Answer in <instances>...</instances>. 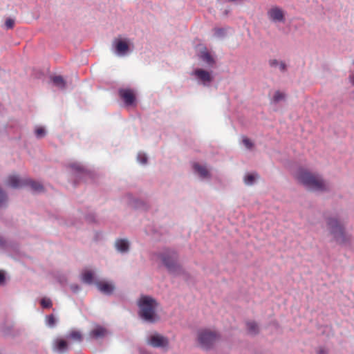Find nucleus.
Here are the masks:
<instances>
[{
  "instance_id": "1",
  "label": "nucleus",
  "mask_w": 354,
  "mask_h": 354,
  "mask_svg": "<svg viewBox=\"0 0 354 354\" xmlns=\"http://www.w3.org/2000/svg\"><path fill=\"white\" fill-rule=\"evenodd\" d=\"M297 180L308 189L316 192H324L329 189L330 185L322 178L306 169H299L296 174Z\"/></svg>"
},
{
  "instance_id": "2",
  "label": "nucleus",
  "mask_w": 354,
  "mask_h": 354,
  "mask_svg": "<svg viewBox=\"0 0 354 354\" xmlns=\"http://www.w3.org/2000/svg\"><path fill=\"white\" fill-rule=\"evenodd\" d=\"M326 227L332 241L339 245H344L350 241V236L345 230V225L337 216H328L326 218Z\"/></svg>"
},
{
  "instance_id": "3",
  "label": "nucleus",
  "mask_w": 354,
  "mask_h": 354,
  "mask_svg": "<svg viewBox=\"0 0 354 354\" xmlns=\"http://www.w3.org/2000/svg\"><path fill=\"white\" fill-rule=\"evenodd\" d=\"M157 305V302L153 298L148 296L142 297L138 302L140 316L146 322H155L158 319L156 313Z\"/></svg>"
},
{
  "instance_id": "4",
  "label": "nucleus",
  "mask_w": 354,
  "mask_h": 354,
  "mask_svg": "<svg viewBox=\"0 0 354 354\" xmlns=\"http://www.w3.org/2000/svg\"><path fill=\"white\" fill-rule=\"evenodd\" d=\"M218 334L214 330L202 329L198 332V340L201 346L205 348H211L219 339Z\"/></svg>"
},
{
  "instance_id": "5",
  "label": "nucleus",
  "mask_w": 354,
  "mask_h": 354,
  "mask_svg": "<svg viewBox=\"0 0 354 354\" xmlns=\"http://www.w3.org/2000/svg\"><path fill=\"white\" fill-rule=\"evenodd\" d=\"M160 258L170 272H176L178 270L176 252L170 250L165 251L160 254Z\"/></svg>"
},
{
  "instance_id": "6",
  "label": "nucleus",
  "mask_w": 354,
  "mask_h": 354,
  "mask_svg": "<svg viewBox=\"0 0 354 354\" xmlns=\"http://www.w3.org/2000/svg\"><path fill=\"white\" fill-rule=\"evenodd\" d=\"M268 17L274 23H284L286 21L284 10L278 6L272 7L268 11Z\"/></svg>"
},
{
  "instance_id": "7",
  "label": "nucleus",
  "mask_w": 354,
  "mask_h": 354,
  "mask_svg": "<svg viewBox=\"0 0 354 354\" xmlns=\"http://www.w3.org/2000/svg\"><path fill=\"white\" fill-rule=\"evenodd\" d=\"M147 343L155 348H165L169 345V340L158 333H154L147 338Z\"/></svg>"
},
{
  "instance_id": "8",
  "label": "nucleus",
  "mask_w": 354,
  "mask_h": 354,
  "mask_svg": "<svg viewBox=\"0 0 354 354\" xmlns=\"http://www.w3.org/2000/svg\"><path fill=\"white\" fill-rule=\"evenodd\" d=\"M119 95L127 105H131L135 101V94L131 89L124 88L119 91Z\"/></svg>"
},
{
  "instance_id": "9",
  "label": "nucleus",
  "mask_w": 354,
  "mask_h": 354,
  "mask_svg": "<svg viewBox=\"0 0 354 354\" xmlns=\"http://www.w3.org/2000/svg\"><path fill=\"white\" fill-rule=\"evenodd\" d=\"M114 45L116 53L119 55H124L129 50V44L127 41L122 39H115Z\"/></svg>"
},
{
  "instance_id": "10",
  "label": "nucleus",
  "mask_w": 354,
  "mask_h": 354,
  "mask_svg": "<svg viewBox=\"0 0 354 354\" xmlns=\"http://www.w3.org/2000/svg\"><path fill=\"white\" fill-rule=\"evenodd\" d=\"M7 184L13 188H19L26 185V180H21L18 176L11 175L8 178Z\"/></svg>"
},
{
  "instance_id": "11",
  "label": "nucleus",
  "mask_w": 354,
  "mask_h": 354,
  "mask_svg": "<svg viewBox=\"0 0 354 354\" xmlns=\"http://www.w3.org/2000/svg\"><path fill=\"white\" fill-rule=\"evenodd\" d=\"M97 288L103 293L106 295L111 294L114 290V286L112 283L106 281H97L96 282Z\"/></svg>"
},
{
  "instance_id": "12",
  "label": "nucleus",
  "mask_w": 354,
  "mask_h": 354,
  "mask_svg": "<svg viewBox=\"0 0 354 354\" xmlns=\"http://www.w3.org/2000/svg\"><path fill=\"white\" fill-rule=\"evenodd\" d=\"M193 169L203 178H209L210 177L209 170L204 165H201L198 162H194L193 164Z\"/></svg>"
},
{
  "instance_id": "13",
  "label": "nucleus",
  "mask_w": 354,
  "mask_h": 354,
  "mask_svg": "<svg viewBox=\"0 0 354 354\" xmlns=\"http://www.w3.org/2000/svg\"><path fill=\"white\" fill-rule=\"evenodd\" d=\"M194 74L203 82L204 84L207 82L209 83L212 80L210 73L205 70L197 69L194 71Z\"/></svg>"
},
{
  "instance_id": "14",
  "label": "nucleus",
  "mask_w": 354,
  "mask_h": 354,
  "mask_svg": "<svg viewBox=\"0 0 354 354\" xmlns=\"http://www.w3.org/2000/svg\"><path fill=\"white\" fill-rule=\"evenodd\" d=\"M106 334V330L105 328L100 326H97L90 332L89 335L91 337L97 339L104 337Z\"/></svg>"
},
{
  "instance_id": "15",
  "label": "nucleus",
  "mask_w": 354,
  "mask_h": 354,
  "mask_svg": "<svg viewBox=\"0 0 354 354\" xmlns=\"http://www.w3.org/2000/svg\"><path fill=\"white\" fill-rule=\"evenodd\" d=\"M129 242L126 239H118L115 241V247L121 252H127L129 250Z\"/></svg>"
},
{
  "instance_id": "16",
  "label": "nucleus",
  "mask_w": 354,
  "mask_h": 354,
  "mask_svg": "<svg viewBox=\"0 0 354 354\" xmlns=\"http://www.w3.org/2000/svg\"><path fill=\"white\" fill-rule=\"evenodd\" d=\"M93 272L91 270H85L82 273V280L86 283H92L93 281Z\"/></svg>"
},
{
  "instance_id": "17",
  "label": "nucleus",
  "mask_w": 354,
  "mask_h": 354,
  "mask_svg": "<svg viewBox=\"0 0 354 354\" xmlns=\"http://www.w3.org/2000/svg\"><path fill=\"white\" fill-rule=\"evenodd\" d=\"M55 349L59 352H64L68 349V343L66 340L58 339L55 343Z\"/></svg>"
},
{
  "instance_id": "18",
  "label": "nucleus",
  "mask_w": 354,
  "mask_h": 354,
  "mask_svg": "<svg viewBox=\"0 0 354 354\" xmlns=\"http://www.w3.org/2000/svg\"><path fill=\"white\" fill-rule=\"evenodd\" d=\"M269 64L272 68L279 67L281 72L286 71V64L283 62H279L277 59H274L269 61Z\"/></svg>"
},
{
  "instance_id": "19",
  "label": "nucleus",
  "mask_w": 354,
  "mask_h": 354,
  "mask_svg": "<svg viewBox=\"0 0 354 354\" xmlns=\"http://www.w3.org/2000/svg\"><path fill=\"white\" fill-rule=\"evenodd\" d=\"M52 81H53V84L56 86L59 87V88L63 89L66 86V82H65L64 78L60 75L53 77Z\"/></svg>"
},
{
  "instance_id": "20",
  "label": "nucleus",
  "mask_w": 354,
  "mask_h": 354,
  "mask_svg": "<svg viewBox=\"0 0 354 354\" xmlns=\"http://www.w3.org/2000/svg\"><path fill=\"white\" fill-rule=\"evenodd\" d=\"M29 185L34 191L40 192L43 189V186L37 182L31 180H26V185Z\"/></svg>"
},
{
  "instance_id": "21",
  "label": "nucleus",
  "mask_w": 354,
  "mask_h": 354,
  "mask_svg": "<svg viewBox=\"0 0 354 354\" xmlns=\"http://www.w3.org/2000/svg\"><path fill=\"white\" fill-rule=\"evenodd\" d=\"M246 326L249 333L254 335L259 332L258 325L254 322H248Z\"/></svg>"
},
{
  "instance_id": "22",
  "label": "nucleus",
  "mask_w": 354,
  "mask_h": 354,
  "mask_svg": "<svg viewBox=\"0 0 354 354\" xmlns=\"http://www.w3.org/2000/svg\"><path fill=\"white\" fill-rule=\"evenodd\" d=\"M285 97L286 95L284 93H282L279 91H277L273 95L272 100L274 102L277 103L281 100H283Z\"/></svg>"
},
{
  "instance_id": "23",
  "label": "nucleus",
  "mask_w": 354,
  "mask_h": 354,
  "mask_svg": "<svg viewBox=\"0 0 354 354\" xmlns=\"http://www.w3.org/2000/svg\"><path fill=\"white\" fill-rule=\"evenodd\" d=\"M68 337L74 339L75 341L77 342H80L82 341V339L81 333L77 330H73L68 335Z\"/></svg>"
},
{
  "instance_id": "24",
  "label": "nucleus",
  "mask_w": 354,
  "mask_h": 354,
  "mask_svg": "<svg viewBox=\"0 0 354 354\" xmlns=\"http://www.w3.org/2000/svg\"><path fill=\"white\" fill-rule=\"evenodd\" d=\"M201 58L203 61L207 62V64H212L214 62V59L212 57L211 55L207 52H202L201 53Z\"/></svg>"
},
{
  "instance_id": "25",
  "label": "nucleus",
  "mask_w": 354,
  "mask_h": 354,
  "mask_svg": "<svg viewBox=\"0 0 354 354\" xmlns=\"http://www.w3.org/2000/svg\"><path fill=\"white\" fill-rule=\"evenodd\" d=\"M254 180L255 176L254 174H250L245 176L244 182L246 185H250L254 183Z\"/></svg>"
},
{
  "instance_id": "26",
  "label": "nucleus",
  "mask_w": 354,
  "mask_h": 354,
  "mask_svg": "<svg viewBox=\"0 0 354 354\" xmlns=\"http://www.w3.org/2000/svg\"><path fill=\"white\" fill-rule=\"evenodd\" d=\"M242 142L245 147L248 149H252L254 146L253 142L246 137H243Z\"/></svg>"
},
{
  "instance_id": "27",
  "label": "nucleus",
  "mask_w": 354,
  "mask_h": 354,
  "mask_svg": "<svg viewBox=\"0 0 354 354\" xmlns=\"http://www.w3.org/2000/svg\"><path fill=\"white\" fill-rule=\"evenodd\" d=\"M41 305L44 308H48L52 306V301L50 299L44 298L41 300Z\"/></svg>"
},
{
  "instance_id": "28",
  "label": "nucleus",
  "mask_w": 354,
  "mask_h": 354,
  "mask_svg": "<svg viewBox=\"0 0 354 354\" xmlns=\"http://www.w3.org/2000/svg\"><path fill=\"white\" fill-rule=\"evenodd\" d=\"M36 136L39 138L45 136V130L43 127H38L35 129Z\"/></svg>"
},
{
  "instance_id": "29",
  "label": "nucleus",
  "mask_w": 354,
  "mask_h": 354,
  "mask_svg": "<svg viewBox=\"0 0 354 354\" xmlns=\"http://www.w3.org/2000/svg\"><path fill=\"white\" fill-rule=\"evenodd\" d=\"M7 200V196L5 192L0 188V206L3 204Z\"/></svg>"
},
{
  "instance_id": "30",
  "label": "nucleus",
  "mask_w": 354,
  "mask_h": 354,
  "mask_svg": "<svg viewBox=\"0 0 354 354\" xmlns=\"http://www.w3.org/2000/svg\"><path fill=\"white\" fill-rule=\"evenodd\" d=\"M14 24H15V21L12 19H7L5 22V25L6 26V28L8 29L12 28L14 26Z\"/></svg>"
},
{
  "instance_id": "31",
  "label": "nucleus",
  "mask_w": 354,
  "mask_h": 354,
  "mask_svg": "<svg viewBox=\"0 0 354 354\" xmlns=\"http://www.w3.org/2000/svg\"><path fill=\"white\" fill-rule=\"evenodd\" d=\"M47 324L50 326H53L54 324H55V319L53 315H50L47 317Z\"/></svg>"
},
{
  "instance_id": "32",
  "label": "nucleus",
  "mask_w": 354,
  "mask_h": 354,
  "mask_svg": "<svg viewBox=\"0 0 354 354\" xmlns=\"http://www.w3.org/2000/svg\"><path fill=\"white\" fill-rule=\"evenodd\" d=\"M138 159L140 162L142 164H145L147 162V158L144 154H139L138 156Z\"/></svg>"
},
{
  "instance_id": "33",
  "label": "nucleus",
  "mask_w": 354,
  "mask_h": 354,
  "mask_svg": "<svg viewBox=\"0 0 354 354\" xmlns=\"http://www.w3.org/2000/svg\"><path fill=\"white\" fill-rule=\"evenodd\" d=\"M5 281V275L4 273L0 271V285L3 284Z\"/></svg>"
},
{
  "instance_id": "34",
  "label": "nucleus",
  "mask_w": 354,
  "mask_h": 354,
  "mask_svg": "<svg viewBox=\"0 0 354 354\" xmlns=\"http://www.w3.org/2000/svg\"><path fill=\"white\" fill-rule=\"evenodd\" d=\"M350 81L354 85V75H350Z\"/></svg>"
}]
</instances>
